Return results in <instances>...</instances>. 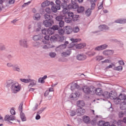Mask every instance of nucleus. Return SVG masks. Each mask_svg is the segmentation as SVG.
<instances>
[{"label": "nucleus", "mask_w": 126, "mask_h": 126, "mask_svg": "<svg viewBox=\"0 0 126 126\" xmlns=\"http://www.w3.org/2000/svg\"><path fill=\"white\" fill-rule=\"evenodd\" d=\"M6 65L7 67H12V69L14 71H17L18 72H20V71H21V69L17 64H13L11 63H7Z\"/></svg>", "instance_id": "nucleus-3"}, {"label": "nucleus", "mask_w": 126, "mask_h": 126, "mask_svg": "<svg viewBox=\"0 0 126 126\" xmlns=\"http://www.w3.org/2000/svg\"><path fill=\"white\" fill-rule=\"evenodd\" d=\"M114 70H117V71H122L123 70V66H118L114 68Z\"/></svg>", "instance_id": "nucleus-37"}, {"label": "nucleus", "mask_w": 126, "mask_h": 126, "mask_svg": "<svg viewBox=\"0 0 126 126\" xmlns=\"http://www.w3.org/2000/svg\"><path fill=\"white\" fill-rule=\"evenodd\" d=\"M42 33L43 35L48 34V29H44L42 30Z\"/></svg>", "instance_id": "nucleus-55"}, {"label": "nucleus", "mask_w": 126, "mask_h": 126, "mask_svg": "<svg viewBox=\"0 0 126 126\" xmlns=\"http://www.w3.org/2000/svg\"><path fill=\"white\" fill-rule=\"evenodd\" d=\"M54 24L53 20H45L43 21V25L45 27H51Z\"/></svg>", "instance_id": "nucleus-8"}, {"label": "nucleus", "mask_w": 126, "mask_h": 126, "mask_svg": "<svg viewBox=\"0 0 126 126\" xmlns=\"http://www.w3.org/2000/svg\"><path fill=\"white\" fill-rule=\"evenodd\" d=\"M5 50V45L3 43H0V51H4Z\"/></svg>", "instance_id": "nucleus-50"}, {"label": "nucleus", "mask_w": 126, "mask_h": 126, "mask_svg": "<svg viewBox=\"0 0 126 126\" xmlns=\"http://www.w3.org/2000/svg\"><path fill=\"white\" fill-rule=\"evenodd\" d=\"M83 121L85 124H89L90 123V118L87 116H84L83 117Z\"/></svg>", "instance_id": "nucleus-22"}, {"label": "nucleus", "mask_w": 126, "mask_h": 126, "mask_svg": "<svg viewBox=\"0 0 126 126\" xmlns=\"http://www.w3.org/2000/svg\"><path fill=\"white\" fill-rule=\"evenodd\" d=\"M91 10H93L94 8H95V6H96V4L94 2H91Z\"/></svg>", "instance_id": "nucleus-57"}, {"label": "nucleus", "mask_w": 126, "mask_h": 126, "mask_svg": "<svg viewBox=\"0 0 126 126\" xmlns=\"http://www.w3.org/2000/svg\"><path fill=\"white\" fill-rule=\"evenodd\" d=\"M108 48V45L104 44L98 46L95 48V51H102L103 50H105Z\"/></svg>", "instance_id": "nucleus-12"}, {"label": "nucleus", "mask_w": 126, "mask_h": 126, "mask_svg": "<svg viewBox=\"0 0 126 126\" xmlns=\"http://www.w3.org/2000/svg\"><path fill=\"white\" fill-rule=\"evenodd\" d=\"M70 40L72 42L71 44H73V43H77V42H80V41H81V39L79 38H71Z\"/></svg>", "instance_id": "nucleus-33"}, {"label": "nucleus", "mask_w": 126, "mask_h": 126, "mask_svg": "<svg viewBox=\"0 0 126 126\" xmlns=\"http://www.w3.org/2000/svg\"><path fill=\"white\" fill-rule=\"evenodd\" d=\"M60 9H61V6H57L56 5L51 7V10H52L53 12L56 13L58 10H60Z\"/></svg>", "instance_id": "nucleus-19"}, {"label": "nucleus", "mask_w": 126, "mask_h": 126, "mask_svg": "<svg viewBox=\"0 0 126 126\" xmlns=\"http://www.w3.org/2000/svg\"><path fill=\"white\" fill-rule=\"evenodd\" d=\"M126 98V95L124 94H120L118 98L119 99L120 101L122 102L125 98Z\"/></svg>", "instance_id": "nucleus-35"}, {"label": "nucleus", "mask_w": 126, "mask_h": 126, "mask_svg": "<svg viewBox=\"0 0 126 126\" xmlns=\"http://www.w3.org/2000/svg\"><path fill=\"white\" fill-rule=\"evenodd\" d=\"M48 76H47V75H44L43 77H40L38 79V82H39V83H42V84H44L45 83V80L47 79Z\"/></svg>", "instance_id": "nucleus-20"}, {"label": "nucleus", "mask_w": 126, "mask_h": 126, "mask_svg": "<svg viewBox=\"0 0 126 126\" xmlns=\"http://www.w3.org/2000/svg\"><path fill=\"white\" fill-rule=\"evenodd\" d=\"M59 26L61 28L63 27V26H64V22L63 21H61L59 22Z\"/></svg>", "instance_id": "nucleus-56"}, {"label": "nucleus", "mask_w": 126, "mask_h": 126, "mask_svg": "<svg viewBox=\"0 0 126 126\" xmlns=\"http://www.w3.org/2000/svg\"><path fill=\"white\" fill-rule=\"evenodd\" d=\"M65 22L66 23H70L71 22V21L72 20V19L68 17V18H65L64 19Z\"/></svg>", "instance_id": "nucleus-51"}, {"label": "nucleus", "mask_w": 126, "mask_h": 126, "mask_svg": "<svg viewBox=\"0 0 126 126\" xmlns=\"http://www.w3.org/2000/svg\"><path fill=\"white\" fill-rule=\"evenodd\" d=\"M96 61L98 62H100V61H102L104 58H103V56H98L96 57Z\"/></svg>", "instance_id": "nucleus-54"}, {"label": "nucleus", "mask_w": 126, "mask_h": 126, "mask_svg": "<svg viewBox=\"0 0 126 126\" xmlns=\"http://www.w3.org/2000/svg\"><path fill=\"white\" fill-rule=\"evenodd\" d=\"M121 103L122 105H126V98L125 99H123V100H122L121 101Z\"/></svg>", "instance_id": "nucleus-64"}, {"label": "nucleus", "mask_w": 126, "mask_h": 126, "mask_svg": "<svg viewBox=\"0 0 126 126\" xmlns=\"http://www.w3.org/2000/svg\"><path fill=\"white\" fill-rule=\"evenodd\" d=\"M126 105L125 104H122V103H121L120 104V109L121 110H126Z\"/></svg>", "instance_id": "nucleus-58"}, {"label": "nucleus", "mask_w": 126, "mask_h": 126, "mask_svg": "<svg viewBox=\"0 0 126 126\" xmlns=\"http://www.w3.org/2000/svg\"><path fill=\"white\" fill-rule=\"evenodd\" d=\"M20 118L23 122H26V116L23 112H20Z\"/></svg>", "instance_id": "nucleus-27"}, {"label": "nucleus", "mask_w": 126, "mask_h": 126, "mask_svg": "<svg viewBox=\"0 0 126 126\" xmlns=\"http://www.w3.org/2000/svg\"><path fill=\"white\" fill-rule=\"evenodd\" d=\"M76 8H78V5L77 3L73 4V9H76Z\"/></svg>", "instance_id": "nucleus-63"}, {"label": "nucleus", "mask_w": 126, "mask_h": 126, "mask_svg": "<svg viewBox=\"0 0 126 126\" xmlns=\"http://www.w3.org/2000/svg\"><path fill=\"white\" fill-rule=\"evenodd\" d=\"M70 88L71 90L72 91H73V89L72 88H76V90L78 89L79 90V89H80V87L78 85H77V84L74 83V84L71 86Z\"/></svg>", "instance_id": "nucleus-29"}, {"label": "nucleus", "mask_w": 126, "mask_h": 126, "mask_svg": "<svg viewBox=\"0 0 126 126\" xmlns=\"http://www.w3.org/2000/svg\"><path fill=\"white\" fill-rule=\"evenodd\" d=\"M77 11H78V13L83 12V11H84V7H83L82 6L78 7Z\"/></svg>", "instance_id": "nucleus-45"}, {"label": "nucleus", "mask_w": 126, "mask_h": 126, "mask_svg": "<svg viewBox=\"0 0 126 126\" xmlns=\"http://www.w3.org/2000/svg\"><path fill=\"white\" fill-rule=\"evenodd\" d=\"M113 100L114 103L116 105L118 104H120V102H121V100H120L119 97H115Z\"/></svg>", "instance_id": "nucleus-40"}, {"label": "nucleus", "mask_w": 126, "mask_h": 126, "mask_svg": "<svg viewBox=\"0 0 126 126\" xmlns=\"http://www.w3.org/2000/svg\"><path fill=\"white\" fill-rule=\"evenodd\" d=\"M32 39L34 41H38L41 39V35L39 34L34 35L33 36Z\"/></svg>", "instance_id": "nucleus-34"}, {"label": "nucleus", "mask_w": 126, "mask_h": 126, "mask_svg": "<svg viewBox=\"0 0 126 126\" xmlns=\"http://www.w3.org/2000/svg\"><path fill=\"white\" fill-rule=\"evenodd\" d=\"M56 19L57 21H59L60 22L61 21H63V16H58L56 17Z\"/></svg>", "instance_id": "nucleus-43"}, {"label": "nucleus", "mask_w": 126, "mask_h": 126, "mask_svg": "<svg viewBox=\"0 0 126 126\" xmlns=\"http://www.w3.org/2000/svg\"><path fill=\"white\" fill-rule=\"evenodd\" d=\"M76 59L78 61H84L85 60H86L87 57L86 55L83 54H80L76 56Z\"/></svg>", "instance_id": "nucleus-13"}, {"label": "nucleus", "mask_w": 126, "mask_h": 126, "mask_svg": "<svg viewBox=\"0 0 126 126\" xmlns=\"http://www.w3.org/2000/svg\"><path fill=\"white\" fill-rule=\"evenodd\" d=\"M118 63H119L120 66L125 65V62H124V61L123 60L118 61Z\"/></svg>", "instance_id": "nucleus-60"}, {"label": "nucleus", "mask_w": 126, "mask_h": 126, "mask_svg": "<svg viewBox=\"0 0 126 126\" xmlns=\"http://www.w3.org/2000/svg\"><path fill=\"white\" fill-rule=\"evenodd\" d=\"M49 57L52 58H56V56H57V54L55 52H50L49 54Z\"/></svg>", "instance_id": "nucleus-46"}, {"label": "nucleus", "mask_w": 126, "mask_h": 126, "mask_svg": "<svg viewBox=\"0 0 126 126\" xmlns=\"http://www.w3.org/2000/svg\"><path fill=\"white\" fill-rule=\"evenodd\" d=\"M58 32L59 34H60V35H61V36H63L64 33H65V31L63 30V29H59L58 30Z\"/></svg>", "instance_id": "nucleus-38"}, {"label": "nucleus", "mask_w": 126, "mask_h": 126, "mask_svg": "<svg viewBox=\"0 0 126 126\" xmlns=\"http://www.w3.org/2000/svg\"><path fill=\"white\" fill-rule=\"evenodd\" d=\"M67 15L69 18L72 19L73 21H77V18L79 16L78 15H74L72 12H68Z\"/></svg>", "instance_id": "nucleus-9"}, {"label": "nucleus", "mask_w": 126, "mask_h": 126, "mask_svg": "<svg viewBox=\"0 0 126 126\" xmlns=\"http://www.w3.org/2000/svg\"><path fill=\"white\" fill-rule=\"evenodd\" d=\"M72 31L74 33H78V32H79V28L78 27H75L73 28Z\"/></svg>", "instance_id": "nucleus-47"}, {"label": "nucleus", "mask_w": 126, "mask_h": 126, "mask_svg": "<svg viewBox=\"0 0 126 126\" xmlns=\"http://www.w3.org/2000/svg\"><path fill=\"white\" fill-rule=\"evenodd\" d=\"M67 45H68V41H65L64 44L57 47L55 49L56 52H59V51H61V50H63V49H65L66 48Z\"/></svg>", "instance_id": "nucleus-10"}, {"label": "nucleus", "mask_w": 126, "mask_h": 126, "mask_svg": "<svg viewBox=\"0 0 126 126\" xmlns=\"http://www.w3.org/2000/svg\"><path fill=\"white\" fill-rule=\"evenodd\" d=\"M20 80L24 83H29L30 82V79H20Z\"/></svg>", "instance_id": "nucleus-39"}, {"label": "nucleus", "mask_w": 126, "mask_h": 126, "mask_svg": "<svg viewBox=\"0 0 126 126\" xmlns=\"http://www.w3.org/2000/svg\"><path fill=\"white\" fill-rule=\"evenodd\" d=\"M80 95V93L79 92L75 93H72L70 95L69 97L71 98H76L77 97H79Z\"/></svg>", "instance_id": "nucleus-25"}, {"label": "nucleus", "mask_w": 126, "mask_h": 126, "mask_svg": "<svg viewBox=\"0 0 126 126\" xmlns=\"http://www.w3.org/2000/svg\"><path fill=\"white\" fill-rule=\"evenodd\" d=\"M82 90L84 93H85L86 94H89L92 93V92H94V88L93 87L85 86L82 88Z\"/></svg>", "instance_id": "nucleus-4"}, {"label": "nucleus", "mask_w": 126, "mask_h": 126, "mask_svg": "<svg viewBox=\"0 0 126 126\" xmlns=\"http://www.w3.org/2000/svg\"><path fill=\"white\" fill-rule=\"evenodd\" d=\"M64 30L66 34H70L72 32V28L69 26L65 27Z\"/></svg>", "instance_id": "nucleus-14"}, {"label": "nucleus", "mask_w": 126, "mask_h": 126, "mask_svg": "<svg viewBox=\"0 0 126 126\" xmlns=\"http://www.w3.org/2000/svg\"><path fill=\"white\" fill-rule=\"evenodd\" d=\"M67 0H62L63 3L62 4V7L63 8V14H67V13H68V12H67L68 11V10L67 9V4L66 3Z\"/></svg>", "instance_id": "nucleus-5"}, {"label": "nucleus", "mask_w": 126, "mask_h": 126, "mask_svg": "<svg viewBox=\"0 0 126 126\" xmlns=\"http://www.w3.org/2000/svg\"><path fill=\"white\" fill-rule=\"evenodd\" d=\"M36 25L37 27V28H36V31L39 32L41 30V23H38Z\"/></svg>", "instance_id": "nucleus-53"}, {"label": "nucleus", "mask_w": 126, "mask_h": 126, "mask_svg": "<svg viewBox=\"0 0 126 126\" xmlns=\"http://www.w3.org/2000/svg\"><path fill=\"white\" fill-rule=\"evenodd\" d=\"M50 5V1L46 0L42 2L41 4L42 7H46V6H49Z\"/></svg>", "instance_id": "nucleus-32"}, {"label": "nucleus", "mask_w": 126, "mask_h": 126, "mask_svg": "<svg viewBox=\"0 0 126 126\" xmlns=\"http://www.w3.org/2000/svg\"><path fill=\"white\" fill-rule=\"evenodd\" d=\"M104 121H100L97 124L98 126H104Z\"/></svg>", "instance_id": "nucleus-59"}, {"label": "nucleus", "mask_w": 126, "mask_h": 126, "mask_svg": "<svg viewBox=\"0 0 126 126\" xmlns=\"http://www.w3.org/2000/svg\"><path fill=\"white\" fill-rule=\"evenodd\" d=\"M32 45L33 47H36V48H39L41 46V43L39 42H34L33 43Z\"/></svg>", "instance_id": "nucleus-41"}, {"label": "nucleus", "mask_w": 126, "mask_h": 126, "mask_svg": "<svg viewBox=\"0 0 126 126\" xmlns=\"http://www.w3.org/2000/svg\"><path fill=\"white\" fill-rule=\"evenodd\" d=\"M77 105L79 108H82L81 107L85 106V103L83 100H78L77 102Z\"/></svg>", "instance_id": "nucleus-21"}, {"label": "nucleus", "mask_w": 126, "mask_h": 126, "mask_svg": "<svg viewBox=\"0 0 126 126\" xmlns=\"http://www.w3.org/2000/svg\"><path fill=\"white\" fill-rule=\"evenodd\" d=\"M46 108H40L37 112V115H41L44 111H45Z\"/></svg>", "instance_id": "nucleus-49"}, {"label": "nucleus", "mask_w": 126, "mask_h": 126, "mask_svg": "<svg viewBox=\"0 0 126 126\" xmlns=\"http://www.w3.org/2000/svg\"><path fill=\"white\" fill-rule=\"evenodd\" d=\"M6 87L10 88L12 93L14 94L18 93L21 90V85L13 80H9L6 82Z\"/></svg>", "instance_id": "nucleus-1"}, {"label": "nucleus", "mask_w": 126, "mask_h": 126, "mask_svg": "<svg viewBox=\"0 0 126 126\" xmlns=\"http://www.w3.org/2000/svg\"><path fill=\"white\" fill-rule=\"evenodd\" d=\"M69 113L71 117H74L76 115V111L75 112L74 110H71Z\"/></svg>", "instance_id": "nucleus-52"}, {"label": "nucleus", "mask_w": 126, "mask_h": 126, "mask_svg": "<svg viewBox=\"0 0 126 126\" xmlns=\"http://www.w3.org/2000/svg\"><path fill=\"white\" fill-rule=\"evenodd\" d=\"M116 94L109 93L108 92H105L104 94H102V96H103V97L105 98H108V97H109L110 99L114 100L115 98H116Z\"/></svg>", "instance_id": "nucleus-6"}, {"label": "nucleus", "mask_w": 126, "mask_h": 126, "mask_svg": "<svg viewBox=\"0 0 126 126\" xmlns=\"http://www.w3.org/2000/svg\"><path fill=\"white\" fill-rule=\"evenodd\" d=\"M41 18V15L39 13L35 14L33 16L34 20H40Z\"/></svg>", "instance_id": "nucleus-31"}, {"label": "nucleus", "mask_w": 126, "mask_h": 126, "mask_svg": "<svg viewBox=\"0 0 126 126\" xmlns=\"http://www.w3.org/2000/svg\"><path fill=\"white\" fill-rule=\"evenodd\" d=\"M76 113L78 116H83L85 114V109L82 107H79L76 109Z\"/></svg>", "instance_id": "nucleus-11"}, {"label": "nucleus", "mask_w": 126, "mask_h": 126, "mask_svg": "<svg viewBox=\"0 0 126 126\" xmlns=\"http://www.w3.org/2000/svg\"><path fill=\"white\" fill-rule=\"evenodd\" d=\"M45 20H53V16L51 14H45L44 15Z\"/></svg>", "instance_id": "nucleus-28"}, {"label": "nucleus", "mask_w": 126, "mask_h": 126, "mask_svg": "<svg viewBox=\"0 0 126 126\" xmlns=\"http://www.w3.org/2000/svg\"><path fill=\"white\" fill-rule=\"evenodd\" d=\"M45 11L47 12V14H50L51 13V9L50 8H46Z\"/></svg>", "instance_id": "nucleus-62"}, {"label": "nucleus", "mask_w": 126, "mask_h": 126, "mask_svg": "<svg viewBox=\"0 0 126 126\" xmlns=\"http://www.w3.org/2000/svg\"><path fill=\"white\" fill-rule=\"evenodd\" d=\"M60 36L59 35H53L51 36L50 38V41L51 42H57L59 40Z\"/></svg>", "instance_id": "nucleus-18"}, {"label": "nucleus", "mask_w": 126, "mask_h": 126, "mask_svg": "<svg viewBox=\"0 0 126 126\" xmlns=\"http://www.w3.org/2000/svg\"><path fill=\"white\" fill-rule=\"evenodd\" d=\"M95 92V94L96 95H98L99 96L103 95V94H102V93H103V91H102V89L101 88H97L95 90V88H94V92Z\"/></svg>", "instance_id": "nucleus-15"}, {"label": "nucleus", "mask_w": 126, "mask_h": 126, "mask_svg": "<svg viewBox=\"0 0 126 126\" xmlns=\"http://www.w3.org/2000/svg\"><path fill=\"white\" fill-rule=\"evenodd\" d=\"M19 111L20 113H23V103L21 102L19 106Z\"/></svg>", "instance_id": "nucleus-44"}, {"label": "nucleus", "mask_w": 126, "mask_h": 126, "mask_svg": "<svg viewBox=\"0 0 126 126\" xmlns=\"http://www.w3.org/2000/svg\"><path fill=\"white\" fill-rule=\"evenodd\" d=\"M15 120V117L13 115H6L5 116L4 118V121L5 122H9L10 124H12V122H10V121H13Z\"/></svg>", "instance_id": "nucleus-7"}, {"label": "nucleus", "mask_w": 126, "mask_h": 126, "mask_svg": "<svg viewBox=\"0 0 126 126\" xmlns=\"http://www.w3.org/2000/svg\"><path fill=\"white\" fill-rule=\"evenodd\" d=\"M51 29H53V30H54V31L55 32L57 30L59 31V30L60 29V27H59V26L58 25H54L52 26Z\"/></svg>", "instance_id": "nucleus-48"}, {"label": "nucleus", "mask_w": 126, "mask_h": 126, "mask_svg": "<svg viewBox=\"0 0 126 126\" xmlns=\"http://www.w3.org/2000/svg\"><path fill=\"white\" fill-rule=\"evenodd\" d=\"M19 44L20 47L26 48V49L29 47L28 45V39L27 38H22L19 40Z\"/></svg>", "instance_id": "nucleus-2"}, {"label": "nucleus", "mask_w": 126, "mask_h": 126, "mask_svg": "<svg viewBox=\"0 0 126 126\" xmlns=\"http://www.w3.org/2000/svg\"><path fill=\"white\" fill-rule=\"evenodd\" d=\"M55 33V32L54 31V30L52 29V28H49L48 30H47V34L48 35H53Z\"/></svg>", "instance_id": "nucleus-36"}, {"label": "nucleus", "mask_w": 126, "mask_h": 126, "mask_svg": "<svg viewBox=\"0 0 126 126\" xmlns=\"http://www.w3.org/2000/svg\"><path fill=\"white\" fill-rule=\"evenodd\" d=\"M85 46H86V44L85 43H80L76 45L75 47L76 49H83V48H84Z\"/></svg>", "instance_id": "nucleus-30"}, {"label": "nucleus", "mask_w": 126, "mask_h": 126, "mask_svg": "<svg viewBox=\"0 0 126 126\" xmlns=\"http://www.w3.org/2000/svg\"><path fill=\"white\" fill-rule=\"evenodd\" d=\"M56 6H61V0H56Z\"/></svg>", "instance_id": "nucleus-61"}, {"label": "nucleus", "mask_w": 126, "mask_h": 126, "mask_svg": "<svg viewBox=\"0 0 126 126\" xmlns=\"http://www.w3.org/2000/svg\"><path fill=\"white\" fill-rule=\"evenodd\" d=\"M55 46H52L50 43H48L46 44H45L42 46V48L44 49V50H47V49H51L52 48H54Z\"/></svg>", "instance_id": "nucleus-26"}, {"label": "nucleus", "mask_w": 126, "mask_h": 126, "mask_svg": "<svg viewBox=\"0 0 126 126\" xmlns=\"http://www.w3.org/2000/svg\"><path fill=\"white\" fill-rule=\"evenodd\" d=\"M71 54V50H67L66 52H63L62 53V57H69Z\"/></svg>", "instance_id": "nucleus-24"}, {"label": "nucleus", "mask_w": 126, "mask_h": 126, "mask_svg": "<svg viewBox=\"0 0 126 126\" xmlns=\"http://www.w3.org/2000/svg\"><path fill=\"white\" fill-rule=\"evenodd\" d=\"M30 82L31 83L28 86L29 88H30L31 87H33V86H34L35 85H36V84H37V81L35 80L30 79Z\"/></svg>", "instance_id": "nucleus-16"}, {"label": "nucleus", "mask_w": 126, "mask_h": 126, "mask_svg": "<svg viewBox=\"0 0 126 126\" xmlns=\"http://www.w3.org/2000/svg\"><path fill=\"white\" fill-rule=\"evenodd\" d=\"M91 8H88L87 10L86 11V15L87 16H90L91 15V13L92 12L91 11Z\"/></svg>", "instance_id": "nucleus-42"}, {"label": "nucleus", "mask_w": 126, "mask_h": 126, "mask_svg": "<svg viewBox=\"0 0 126 126\" xmlns=\"http://www.w3.org/2000/svg\"><path fill=\"white\" fill-rule=\"evenodd\" d=\"M98 28L100 31H104V30H109V28L107 25H102L98 27Z\"/></svg>", "instance_id": "nucleus-17"}, {"label": "nucleus", "mask_w": 126, "mask_h": 126, "mask_svg": "<svg viewBox=\"0 0 126 126\" xmlns=\"http://www.w3.org/2000/svg\"><path fill=\"white\" fill-rule=\"evenodd\" d=\"M115 23H119L120 24H125V23H126V19H119L117 20H116L114 21Z\"/></svg>", "instance_id": "nucleus-23"}]
</instances>
